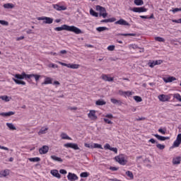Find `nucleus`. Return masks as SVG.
Listing matches in <instances>:
<instances>
[{"label": "nucleus", "mask_w": 181, "mask_h": 181, "mask_svg": "<svg viewBox=\"0 0 181 181\" xmlns=\"http://www.w3.org/2000/svg\"><path fill=\"white\" fill-rule=\"evenodd\" d=\"M0 99L3 101H5L6 103H9L11 100H12V98L8 96V95H1L0 96Z\"/></svg>", "instance_id": "obj_18"}, {"label": "nucleus", "mask_w": 181, "mask_h": 181, "mask_svg": "<svg viewBox=\"0 0 181 181\" xmlns=\"http://www.w3.org/2000/svg\"><path fill=\"white\" fill-rule=\"evenodd\" d=\"M59 64H61V66H64L65 67L69 68V64H66L64 62H59Z\"/></svg>", "instance_id": "obj_54"}, {"label": "nucleus", "mask_w": 181, "mask_h": 181, "mask_svg": "<svg viewBox=\"0 0 181 181\" xmlns=\"http://www.w3.org/2000/svg\"><path fill=\"white\" fill-rule=\"evenodd\" d=\"M96 11H98V12H100V13H104L105 12H107V10H105V8L101 6H96Z\"/></svg>", "instance_id": "obj_17"}, {"label": "nucleus", "mask_w": 181, "mask_h": 181, "mask_svg": "<svg viewBox=\"0 0 181 181\" xmlns=\"http://www.w3.org/2000/svg\"><path fill=\"white\" fill-rule=\"evenodd\" d=\"M85 146H86V148H90L91 149H93V145H90V144L86 143Z\"/></svg>", "instance_id": "obj_60"}, {"label": "nucleus", "mask_w": 181, "mask_h": 181, "mask_svg": "<svg viewBox=\"0 0 181 181\" xmlns=\"http://www.w3.org/2000/svg\"><path fill=\"white\" fill-rule=\"evenodd\" d=\"M51 175H52V176H54V177H57L58 179H60V177H62V175H60V173H59V170H52Z\"/></svg>", "instance_id": "obj_14"}, {"label": "nucleus", "mask_w": 181, "mask_h": 181, "mask_svg": "<svg viewBox=\"0 0 181 181\" xmlns=\"http://www.w3.org/2000/svg\"><path fill=\"white\" fill-rule=\"evenodd\" d=\"M61 137L62 139H71V138H70V136H69L66 133H62Z\"/></svg>", "instance_id": "obj_34"}, {"label": "nucleus", "mask_w": 181, "mask_h": 181, "mask_svg": "<svg viewBox=\"0 0 181 181\" xmlns=\"http://www.w3.org/2000/svg\"><path fill=\"white\" fill-rule=\"evenodd\" d=\"M115 25H122V26H130L129 23L127 22V21L121 18L119 21H116Z\"/></svg>", "instance_id": "obj_8"}, {"label": "nucleus", "mask_w": 181, "mask_h": 181, "mask_svg": "<svg viewBox=\"0 0 181 181\" xmlns=\"http://www.w3.org/2000/svg\"><path fill=\"white\" fill-rule=\"evenodd\" d=\"M67 179L69 181H76L78 179V177L74 173H69L67 175Z\"/></svg>", "instance_id": "obj_7"}, {"label": "nucleus", "mask_w": 181, "mask_h": 181, "mask_svg": "<svg viewBox=\"0 0 181 181\" xmlns=\"http://www.w3.org/2000/svg\"><path fill=\"white\" fill-rule=\"evenodd\" d=\"M59 173H61V175H66L67 174V171L64 169H61L59 170Z\"/></svg>", "instance_id": "obj_52"}, {"label": "nucleus", "mask_w": 181, "mask_h": 181, "mask_svg": "<svg viewBox=\"0 0 181 181\" xmlns=\"http://www.w3.org/2000/svg\"><path fill=\"white\" fill-rule=\"evenodd\" d=\"M154 136H156L158 141H168V139H170V137L169 136H163L159 134H154Z\"/></svg>", "instance_id": "obj_13"}, {"label": "nucleus", "mask_w": 181, "mask_h": 181, "mask_svg": "<svg viewBox=\"0 0 181 181\" xmlns=\"http://www.w3.org/2000/svg\"><path fill=\"white\" fill-rule=\"evenodd\" d=\"M122 93H124V94H125L126 95H132V92H129V91L122 92Z\"/></svg>", "instance_id": "obj_64"}, {"label": "nucleus", "mask_w": 181, "mask_h": 181, "mask_svg": "<svg viewBox=\"0 0 181 181\" xmlns=\"http://www.w3.org/2000/svg\"><path fill=\"white\" fill-rule=\"evenodd\" d=\"M100 16H103V18H107V16H108V13L106 12L103 13H99Z\"/></svg>", "instance_id": "obj_51"}, {"label": "nucleus", "mask_w": 181, "mask_h": 181, "mask_svg": "<svg viewBox=\"0 0 181 181\" xmlns=\"http://www.w3.org/2000/svg\"><path fill=\"white\" fill-rule=\"evenodd\" d=\"M51 158H52L53 160H55V162H63V159H62V158L57 157L56 156H51Z\"/></svg>", "instance_id": "obj_28"}, {"label": "nucleus", "mask_w": 181, "mask_h": 181, "mask_svg": "<svg viewBox=\"0 0 181 181\" xmlns=\"http://www.w3.org/2000/svg\"><path fill=\"white\" fill-rule=\"evenodd\" d=\"M126 175L130 177V179H134V174L131 171H127Z\"/></svg>", "instance_id": "obj_41"}, {"label": "nucleus", "mask_w": 181, "mask_h": 181, "mask_svg": "<svg viewBox=\"0 0 181 181\" xmlns=\"http://www.w3.org/2000/svg\"><path fill=\"white\" fill-rule=\"evenodd\" d=\"M30 162H40V158L35 157V158H29Z\"/></svg>", "instance_id": "obj_38"}, {"label": "nucleus", "mask_w": 181, "mask_h": 181, "mask_svg": "<svg viewBox=\"0 0 181 181\" xmlns=\"http://www.w3.org/2000/svg\"><path fill=\"white\" fill-rule=\"evenodd\" d=\"M39 152L40 155H45V153H47V152H49V146H43L39 149Z\"/></svg>", "instance_id": "obj_11"}, {"label": "nucleus", "mask_w": 181, "mask_h": 181, "mask_svg": "<svg viewBox=\"0 0 181 181\" xmlns=\"http://www.w3.org/2000/svg\"><path fill=\"white\" fill-rule=\"evenodd\" d=\"M103 121H105V122H106V124H112V122H111V120H110V119H107V118H104V119H103Z\"/></svg>", "instance_id": "obj_55"}, {"label": "nucleus", "mask_w": 181, "mask_h": 181, "mask_svg": "<svg viewBox=\"0 0 181 181\" xmlns=\"http://www.w3.org/2000/svg\"><path fill=\"white\" fill-rule=\"evenodd\" d=\"M0 24L3 25V26H8V25H9V23H8V21H5L4 20H0Z\"/></svg>", "instance_id": "obj_43"}, {"label": "nucleus", "mask_w": 181, "mask_h": 181, "mask_svg": "<svg viewBox=\"0 0 181 181\" xmlns=\"http://www.w3.org/2000/svg\"><path fill=\"white\" fill-rule=\"evenodd\" d=\"M115 160H116V162H118L119 165H127V160H125V158L122 154L115 157Z\"/></svg>", "instance_id": "obj_3"}, {"label": "nucleus", "mask_w": 181, "mask_h": 181, "mask_svg": "<svg viewBox=\"0 0 181 181\" xmlns=\"http://www.w3.org/2000/svg\"><path fill=\"white\" fill-rule=\"evenodd\" d=\"M96 30H98V32H104V30H108V28H107V27H98L96 28Z\"/></svg>", "instance_id": "obj_36"}, {"label": "nucleus", "mask_w": 181, "mask_h": 181, "mask_svg": "<svg viewBox=\"0 0 181 181\" xmlns=\"http://www.w3.org/2000/svg\"><path fill=\"white\" fill-rule=\"evenodd\" d=\"M1 117H11V115H15V112H1Z\"/></svg>", "instance_id": "obj_16"}, {"label": "nucleus", "mask_w": 181, "mask_h": 181, "mask_svg": "<svg viewBox=\"0 0 181 181\" xmlns=\"http://www.w3.org/2000/svg\"><path fill=\"white\" fill-rule=\"evenodd\" d=\"M155 40H156L157 42H165V39L160 37H156Z\"/></svg>", "instance_id": "obj_44"}, {"label": "nucleus", "mask_w": 181, "mask_h": 181, "mask_svg": "<svg viewBox=\"0 0 181 181\" xmlns=\"http://www.w3.org/2000/svg\"><path fill=\"white\" fill-rule=\"evenodd\" d=\"M1 175L6 177V176H8V175H9V172L8 171V170H4Z\"/></svg>", "instance_id": "obj_46"}, {"label": "nucleus", "mask_w": 181, "mask_h": 181, "mask_svg": "<svg viewBox=\"0 0 181 181\" xmlns=\"http://www.w3.org/2000/svg\"><path fill=\"white\" fill-rule=\"evenodd\" d=\"M180 144H181V134H179L177 136V139L176 140L174 141L173 146H171L172 148H179V146H180Z\"/></svg>", "instance_id": "obj_4"}, {"label": "nucleus", "mask_w": 181, "mask_h": 181, "mask_svg": "<svg viewBox=\"0 0 181 181\" xmlns=\"http://www.w3.org/2000/svg\"><path fill=\"white\" fill-rule=\"evenodd\" d=\"M134 2L136 6H142L144 5V0H134Z\"/></svg>", "instance_id": "obj_30"}, {"label": "nucleus", "mask_w": 181, "mask_h": 181, "mask_svg": "<svg viewBox=\"0 0 181 181\" xmlns=\"http://www.w3.org/2000/svg\"><path fill=\"white\" fill-rule=\"evenodd\" d=\"M158 132H160V134H162V135H165V134H166V131L163 130V129L160 128L158 129Z\"/></svg>", "instance_id": "obj_53"}, {"label": "nucleus", "mask_w": 181, "mask_h": 181, "mask_svg": "<svg viewBox=\"0 0 181 181\" xmlns=\"http://www.w3.org/2000/svg\"><path fill=\"white\" fill-rule=\"evenodd\" d=\"M148 142H151V144H158V141H156L155 139H151L150 140H148Z\"/></svg>", "instance_id": "obj_57"}, {"label": "nucleus", "mask_w": 181, "mask_h": 181, "mask_svg": "<svg viewBox=\"0 0 181 181\" xmlns=\"http://www.w3.org/2000/svg\"><path fill=\"white\" fill-rule=\"evenodd\" d=\"M105 117L111 119V118H114V116L112 114H108L105 115Z\"/></svg>", "instance_id": "obj_62"}, {"label": "nucleus", "mask_w": 181, "mask_h": 181, "mask_svg": "<svg viewBox=\"0 0 181 181\" xmlns=\"http://www.w3.org/2000/svg\"><path fill=\"white\" fill-rule=\"evenodd\" d=\"M110 101H111V103H112V104H115L117 105H121L122 104V102L121 100H118L115 98H111Z\"/></svg>", "instance_id": "obj_22"}, {"label": "nucleus", "mask_w": 181, "mask_h": 181, "mask_svg": "<svg viewBox=\"0 0 181 181\" xmlns=\"http://www.w3.org/2000/svg\"><path fill=\"white\" fill-rule=\"evenodd\" d=\"M43 23L50 25V24L53 23V18H49V17H46L45 21H43Z\"/></svg>", "instance_id": "obj_24"}, {"label": "nucleus", "mask_w": 181, "mask_h": 181, "mask_svg": "<svg viewBox=\"0 0 181 181\" xmlns=\"http://www.w3.org/2000/svg\"><path fill=\"white\" fill-rule=\"evenodd\" d=\"M90 15H92V16H95V18H98V13L93 11V8H90Z\"/></svg>", "instance_id": "obj_35"}, {"label": "nucleus", "mask_w": 181, "mask_h": 181, "mask_svg": "<svg viewBox=\"0 0 181 181\" xmlns=\"http://www.w3.org/2000/svg\"><path fill=\"white\" fill-rule=\"evenodd\" d=\"M102 78L104 80V81H114V78L109 77L106 74H103L102 75Z\"/></svg>", "instance_id": "obj_15"}, {"label": "nucleus", "mask_w": 181, "mask_h": 181, "mask_svg": "<svg viewBox=\"0 0 181 181\" xmlns=\"http://www.w3.org/2000/svg\"><path fill=\"white\" fill-rule=\"evenodd\" d=\"M117 36H136V33H119Z\"/></svg>", "instance_id": "obj_31"}, {"label": "nucleus", "mask_w": 181, "mask_h": 181, "mask_svg": "<svg viewBox=\"0 0 181 181\" xmlns=\"http://www.w3.org/2000/svg\"><path fill=\"white\" fill-rule=\"evenodd\" d=\"M96 105H105L107 104V102L101 100H98L95 102Z\"/></svg>", "instance_id": "obj_33"}, {"label": "nucleus", "mask_w": 181, "mask_h": 181, "mask_svg": "<svg viewBox=\"0 0 181 181\" xmlns=\"http://www.w3.org/2000/svg\"><path fill=\"white\" fill-rule=\"evenodd\" d=\"M52 78L47 77L44 82L42 83V86H44V84H52Z\"/></svg>", "instance_id": "obj_29"}, {"label": "nucleus", "mask_w": 181, "mask_h": 181, "mask_svg": "<svg viewBox=\"0 0 181 181\" xmlns=\"http://www.w3.org/2000/svg\"><path fill=\"white\" fill-rule=\"evenodd\" d=\"M129 9L132 12H136L138 13H141L142 12H146V11H148V9L146 8L145 7H134V8H130Z\"/></svg>", "instance_id": "obj_5"}, {"label": "nucleus", "mask_w": 181, "mask_h": 181, "mask_svg": "<svg viewBox=\"0 0 181 181\" xmlns=\"http://www.w3.org/2000/svg\"><path fill=\"white\" fill-rule=\"evenodd\" d=\"M134 100L136 103H141V102H142V98H141V96H134Z\"/></svg>", "instance_id": "obj_39"}, {"label": "nucleus", "mask_w": 181, "mask_h": 181, "mask_svg": "<svg viewBox=\"0 0 181 181\" xmlns=\"http://www.w3.org/2000/svg\"><path fill=\"white\" fill-rule=\"evenodd\" d=\"M48 67H52V69H54V68H57V65H56L54 64H49L48 65Z\"/></svg>", "instance_id": "obj_58"}, {"label": "nucleus", "mask_w": 181, "mask_h": 181, "mask_svg": "<svg viewBox=\"0 0 181 181\" xmlns=\"http://www.w3.org/2000/svg\"><path fill=\"white\" fill-rule=\"evenodd\" d=\"M108 22L110 23H112V22H115V21H117V18H108Z\"/></svg>", "instance_id": "obj_56"}, {"label": "nucleus", "mask_w": 181, "mask_h": 181, "mask_svg": "<svg viewBox=\"0 0 181 181\" xmlns=\"http://www.w3.org/2000/svg\"><path fill=\"white\" fill-rule=\"evenodd\" d=\"M56 32H62V30H67L68 32H73L76 33V35H80L83 33V31L80 30V28L74 26V25H67L66 24L62 25L61 27H56L54 28Z\"/></svg>", "instance_id": "obj_1"}, {"label": "nucleus", "mask_w": 181, "mask_h": 181, "mask_svg": "<svg viewBox=\"0 0 181 181\" xmlns=\"http://www.w3.org/2000/svg\"><path fill=\"white\" fill-rule=\"evenodd\" d=\"M148 66H149L151 69H153L155 67V66H156L155 64V61H150L148 63Z\"/></svg>", "instance_id": "obj_40"}, {"label": "nucleus", "mask_w": 181, "mask_h": 181, "mask_svg": "<svg viewBox=\"0 0 181 181\" xmlns=\"http://www.w3.org/2000/svg\"><path fill=\"white\" fill-rule=\"evenodd\" d=\"M3 6L5 9H13V8H15V5L11 3L5 4Z\"/></svg>", "instance_id": "obj_20"}, {"label": "nucleus", "mask_w": 181, "mask_h": 181, "mask_svg": "<svg viewBox=\"0 0 181 181\" xmlns=\"http://www.w3.org/2000/svg\"><path fill=\"white\" fill-rule=\"evenodd\" d=\"M32 77H34L35 81L38 82L39 78H40L41 76L37 74H28V78H32Z\"/></svg>", "instance_id": "obj_19"}, {"label": "nucleus", "mask_w": 181, "mask_h": 181, "mask_svg": "<svg viewBox=\"0 0 181 181\" xmlns=\"http://www.w3.org/2000/svg\"><path fill=\"white\" fill-rule=\"evenodd\" d=\"M110 151L115 152V153H118V148H117L110 147Z\"/></svg>", "instance_id": "obj_49"}, {"label": "nucleus", "mask_w": 181, "mask_h": 181, "mask_svg": "<svg viewBox=\"0 0 181 181\" xmlns=\"http://www.w3.org/2000/svg\"><path fill=\"white\" fill-rule=\"evenodd\" d=\"M173 98H175L177 101L181 103V95L179 93H175L173 95Z\"/></svg>", "instance_id": "obj_32"}, {"label": "nucleus", "mask_w": 181, "mask_h": 181, "mask_svg": "<svg viewBox=\"0 0 181 181\" xmlns=\"http://www.w3.org/2000/svg\"><path fill=\"white\" fill-rule=\"evenodd\" d=\"M156 148H158V149H160V151H163V149H165V146L163 144L157 143Z\"/></svg>", "instance_id": "obj_37"}, {"label": "nucleus", "mask_w": 181, "mask_h": 181, "mask_svg": "<svg viewBox=\"0 0 181 181\" xmlns=\"http://www.w3.org/2000/svg\"><path fill=\"white\" fill-rule=\"evenodd\" d=\"M64 146L65 148H71V149H74V151H78V149H80V148H78V145L74 143H67L64 144Z\"/></svg>", "instance_id": "obj_6"}, {"label": "nucleus", "mask_w": 181, "mask_h": 181, "mask_svg": "<svg viewBox=\"0 0 181 181\" xmlns=\"http://www.w3.org/2000/svg\"><path fill=\"white\" fill-rule=\"evenodd\" d=\"M115 49V45H110L109 47H107V50H109L110 52L114 51Z\"/></svg>", "instance_id": "obj_48"}, {"label": "nucleus", "mask_w": 181, "mask_h": 181, "mask_svg": "<svg viewBox=\"0 0 181 181\" xmlns=\"http://www.w3.org/2000/svg\"><path fill=\"white\" fill-rule=\"evenodd\" d=\"M181 11V8H175L174 9L172 10V12H173V13H176V12H180Z\"/></svg>", "instance_id": "obj_50"}, {"label": "nucleus", "mask_w": 181, "mask_h": 181, "mask_svg": "<svg viewBox=\"0 0 181 181\" xmlns=\"http://www.w3.org/2000/svg\"><path fill=\"white\" fill-rule=\"evenodd\" d=\"M180 161H181V158L180 157H176L175 158L173 159V165H180Z\"/></svg>", "instance_id": "obj_23"}, {"label": "nucleus", "mask_w": 181, "mask_h": 181, "mask_svg": "<svg viewBox=\"0 0 181 181\" xmlns=\"http://www.w3.org/2000/svg\"><path fill=\"white\" fill-rule=\"evenodd\" d=\"M46 18H47V17H45V16L38 17V18H37V21H46Z\"/></svg>", "instance_id": "obj_61"}, {"label": "nucleus", "mask_w": 181, "mask_h": 181, "mask_svg": "<svg viewBox=\"0 0 181 181\" xmlns=\"http://www.w3.org/2000/svg\"><path fill=\"white\" fill-rule=\"evenodd\" d=\"M110 170H113L114 172L118 170V168L116 167H110Z\"/></svg>", "instance_id": "obj_63"}, {"label": "nucleus", "mask_w": 181, "mask_h": 181, "mask_svg": "<svg viewBox=\"0 0 181 181\" xmlns=\"http://www.w3.org/2000/svg\"><path fill=\"white\" fill-rule=\"evenodd\" d=\"M80 67L79 64H69L68 69H78Z\"/></svg>", "instance_id": "obj_26"}, {"label": "nucleus", "mask_w": 181, "mask_h": 181, "mask_svg": "<svg viewBox=\"0 0 181 181\" xmlns=\"http://www.w3.org/2000/svg\"><path fill=\"white\" fill-rule=\"evenodd\" d=\"M154 63L156 66H159L160 64H162L163 63V61L159 59V60L154 61Z\"/></svg>", "instance_id": "obj_47"}, {"label": "nucleus", "mask_w": 181, "mask_h": 181, "mask_svg": "<svg viewBox=\"0 0 181 181\" xmlns=\"http://www.w3.org/2000/svg\"><path fill=\"white\" fill-rule=\"evenodd\" d=\"M52 6L56 11H66L67 9V7L59 4H52Z\"/></svg>", "instance_id": "obj_10"}, {"label": "nucleus", "mask_w": 181, "mask_h": 181, "mask_svg": "<svg viewBox=\"0 0 181 181\" xmlns=\"http://www.w3.org/2000/svg\"><path fill=\"white\" fill-rule=\"evenodd\" d=\"M158 100L162 103H165V101H169V97L166 95H158Z\"/></svg>", "instance_id": "obj_12"}, {"label": "nucleus", "mask_w": 181, "mask_h": 181, "mask_svg": "<svg viewBox=\"0 0 181 181\" xmlns=\"http://www.w3.org/2000/svg\"><path fill=\"white\" fill-rule=\"evenodd\" d=\"M104 148H105V149H109V151H110V149H111V146H110L109 144H106L104 146Z\"/></svg>", "instance_id": "obj_59"}, {"label": "nucleus", "mask_w": 181, "mask_h": 181, "mask_svg": "<svg viewBox=\"0 0 181 181\" xmlns=\"http://www.w3.org/2000/svg\"><path fill=\"white\" fill-rule=\"evenodd\" d=\"M165 83H172V81H175L176 80V78L174 76H170L167 78H163Z\"/></svg>", "instance_id": "obj_21"}, {"label": "nucleus", "mask_w": 181, "mask_h": 181, "mask_svg": "<svg viewBox=\"0 0 181 181\" xmlns=\"http://www.w3.org/2000/svg\"><path fill=\"white\" fill-rule=\"evenodd\" d=\"M89 175L90 174L87 172H83L80 175L81 177H88Z\"/></svg>", "instance_id": "obj_42"}, {"label": "nucleus", "mask_w": 181, "mask_h": 181, "mask_svg": "<svg viewBox=\"0 0 181 181\" xmlns=\"http://www.w3.org/2000/svg\"><path fill=\"white\" fill-rule=\"evenodd\" d=\"M88 118H90L93 121L97 119V115H95V110H90V112L88 115Z\"/></svg>", "instance_id": "obj_9"}, {"label": "nucleus", "mask_w": 181, "mask_h": 181, "mask_svg": "<svg viewBox=\"0 0 181 181\" xmlns=\"http://www.w3.org/2000/svg\"><path fill=\"white\" fill-rule=\"evenodd\" d=\"M93 148H98V149H103V146L98 144H94Z\"/></svg>", "instance_id": "obj_45"}, {"label": "nucleus", "mask_w": 181, "mask_h": 181, "mask_svg": "<svg viewBox=\"0 0 181 181\" xmlns=\"http://www.w3.org/2000/svg\"><path fill=\"white\" fill-rule=\"evenodd\" d=\"M6 126L11 131H16V127L12 123H6Z\"/></svg>", "instance_id": "obj_27"}, {"label": "nucleus", "mask_w": 181, "mask_h": 181, "mask_svg": "<svg viewBox=\"0 0 181 181\" xmlns=\"http://www.w3.org/2000/svg\"><path fill=\"white\" fill-rule=\"evenodd\" d=\"M15 78H13V81L16 84H21V86H26V82L21 80H23L25 78H29V74H26L25 72H22L21 74H16L14 75Z\"/></svg>", "instance_id": "obj_2"}, {"label": "nucleus", "mask_w": 181, "mask_h": 181, "mask_svg": "<svg viewBox=\"0 0 181 181\" xmlns=\"http://www.w3.org/2000/svg\"><path fill=\"white\" fill-rule=\"evenodd\" d=\"M49 129L48 127H42L40 130L38 132V135H42L46 134V131Z\"/></svg>", "instance_id": "obj_25"}]
</instances>
